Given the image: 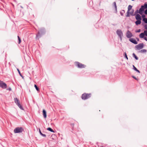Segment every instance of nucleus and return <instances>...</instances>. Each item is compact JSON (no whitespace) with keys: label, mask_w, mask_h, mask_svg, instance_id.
<instances>
[{"label":"nucleus","mask_w":147,"mask_h":147,"mask_svg":"<svg viewBox=\"0 0 147 147\" xmlns=\"http://www.w3.org/2000/svg\"><path fill=\"white\" fill-rule=\"evenodd\" d=\"M45 30L44 28H42L38 32V33L36 35V39H39L41 36L44 34Z\"/></svg>","instance_id":"nucleus-1"},{"label":"nucleus","mask_w":147,"mask_h":147,"mask_svg":"<svg viewBox=\"0 0 147 147\" xmlns=\"http://www.w3.org/2000/svg\"><path fill=\"white\" fill-rule=\"evenodd\" d=\"M91 96V94H86L85 93L82 94L81 98L82 99L85 100L89 98Z\"/></svg>","instance_id":"nucleus-2"},{"label":"nucleus","mask_w":147,"mask_h":147,"mask_svg":"<svg viewBox=\"0 0 147 147\" xmlns=\"http://www.w3.org/2000/svg\"><path fill=\"white\" fill-rule=\"evenodd\" d=\"M116 33L119 37L121 41H122L123 34L122 32L120 30H117L116 31Z\"/></svg>","instance_id":"nucleus-3"},{"label":"nucleus","mask_w":147,"mask_h":147,"mask_svg":"<svg viewBox=\"0 0 147 147\" xmlns=\"http://www.w3.org/2000/svg\"><path fill=\"white\" fill-rule=\"evenodd\" d=\"M23 129L21 127H18L15 128L14 130V132L15 133H20L22 132Z\"/></svg>","instance_id":"nucleus-4"},{"label":"nucleus","mask_w":147,"mask_h":147,"mask_svg":"<svg viewBox=\"0 0 147 147\" xmlns=\"http://www.w3.org/2000/svg\"><path fill=\"white\" fill-rule=\"evenodd\" d=\"M144 45L143 43H141L136 45L135 46V48L136 50H139L143 48Z\"/></svg>","instance_id":"nucleus-5"},{"label":"nucleus","mask_w":147,"mask_h":147,"mask_svg":"<svg viewBox=\"0 0 147 147\" xmlns=\"http://www.w3.org/2000/svg\"><path fill=\"white\" fill-rule=\"evenodd\" d=\"M75 63L76 66L79 68H84L86 66L85 65L83 64L78 62H76Z\"/></svg>","instance_id":"nucleus-6"},{"label":"nucleus","mask_w":147,"mask_h":147,"mask_svg":"<svg viewBox=\"0 0 147 147\" xmlns=\"http://www.w3.org/2000/svg\"><path fill=\"white\" fill-rule=\"evenodd\" d=\"M0 87L3 89H5L7 87V85L6 83L0 80Z\"/></svg>","instance_id":"nucleus-7"},{"label":"nucleus","mask_w":147,"mask_h":147,"mask_svg":"<svg viewBox=\"0 0 147 147\" xmlns=\"http://www.w3.org/2000/svg\"><path fill=\"white\" fill-rule=\"evenodd\" d=\"M126 36L127 38H130L133 36V35L130 31L128 30L126 33Z\"/></svg>","instance_id":"nucleus-8"},{"label":"nucleus","mask_w":147,"mask_h":147,"mask_svg":"<svg viewBox=\"0 0 147 147\" xmlns=\"http://www.w3.org/2000/svg\"><path fill=\"white\" fill-rule=\"evenodd\" d=\"M129 40L132 43L135 44H138V42L136 40L133 38H130L129 39Z\"/></svg>","instance_id":"nucleus-9"},{"label":"nucleus","mask_w":147,"mask_h":147,"mask_svg":"<svg viewBox=\"0 0 147 147\" xmlns=\"http://www.w3.org/2000/svg\"><path fill=\"white\" fill-rule=\"evenodd\" d=\"M14 101L16 104L17 105L20 103L19 100L17 98H14Z\"/></svg>","instance_id":"nucleus-10"},{"label":"nucleus","mask_w":147,"mask_h":147,"mask_svg":"<svg viewBox=\"0 0 147 147\" xmlns=\"http://www.w3.org/2000/svg\"><path fill=\"white\" fill-rule=\"evenodd\" d=\"M136 18L137 20H141L142 18L141 16L139 14H137L136 16Z\"/></svg>","instance_id":"nucleus-11"},{"label":"nucleus","mask_w":147,"mask_h":147,"mask_svg":"<svg viewBox=\"0 0 147 147\" xmlns=\"http://www.w3.org/2000/svg\"><path fill=\"white\" fill-rule=\"evenodd\" d=\"M144 10V9H143V8H142L141 7L139 9V13L140 14L142 15V14Z\"/></svg>","instance_id":"nucleus-12"},{"label":"nucleus","mask_w":147,"mask_h":147,"mask_svg":"<svg viewBox=\"0 0 147 147\" xmlns=\"http://www.w3.org/2000/svg\"><path fill=\"white\" fill-rule=\"evenodd\" d=\"M42 113L44 117L45 118H46L47 117V113L46 111L44 109H43Z\"/></svg>","instance_id":"nucleus-13"},{"label":"nucleus","mask_w":147,"mask_h":147,"mask_svg":"<svg viewBox=\"0 0 147 147\" xmlns=\"http://www.w3.org/2000/svg\"><path fill=\"white\" fill-rule=\"evenodd\" d=\"M142 8H143L144 9L147 8V4L146 3H145L144 5H142L141 7Z\"/></svg>","instance_id":"nucleus-14"},{"label":"nucleus","mask_w":147,"mask_h":147,"mask_svg":"<svg viewBox=\"0 0 147 147\" xmlns=\"http://www.w3.org/2000/svg\"><path fill=\"white\" fill-rule=\"evenodd\" d=\"M141 20H137L135 22V23L136 25L140 24L141 23Z\"/></svg>","instance_id":"nucleus-15"},{"label":"nucleus","mask_w":147,"mask_h":147,"mask_svg":"<svg viewBox=\"0 0 147 147\" xmlns=\"http://www.w3.org/2000/svg\"><path fill=\"white\" fill-rule=\"evenodd\" d=\"M132 7V6L129 5L128 6V10L127 11V13H129V11L131 9Z\"/></svg>","instance_id":"nucleus-16"},{"label":"nucleus","mask_w":147,"mask_h":147,"mask_svg":"<svg viewBox=\"0 0 147 147\" xmlns=\"http://www.w3.org/2000/svg\"><path fill=\"white\" fill-rule=\"evenodd\" d=\"M144 33H142L140 34L139 37L140 38H144Z\"/></svg>","instance_id":"nucleus-17"},{"label":"nucleus","mask_w":147,"mask_h":147,"mask_svg":"<svg viewBox=\"0 0 147 147\" xmlns=\"http://www.w3.org/2000/svg\"><path fill=\"white\" fill-rule=\"evenodd\" d=\"M113 5H114V6L115 7V11H116V12H117V5H116V2H114L113 3Z\"/></svg>","instance_id":"nucleus-18"},{"label":"nucleus","mask_w":147,"mask_h":147,"mask_svg":"<svg viewBox=\"0 0 147 147\" xmlns=\"http://www.w3.org/2000/svg\"><path fill=\"white\" fill-rule=\"evenodd\" d=\"M133 69L136 71L137 72L140 73V71L138 70L135 67L134 65H133Z\"/></svg>","instance_id":"nucleus-19"},{"label":"nucleus","mask_w":147,"mask_h":147,"mask_svg":"<svg viewBox=\"0 0 147 147\" xmlns=\"http://www.w3.org/2000/svg\"><path fill=\"white\" fill-rule=\"evenodd\" d=\"M147 52V50L146 49H143L142 50H141L140 51V52L141 53H146Z\"/></svg>","instance_id":"nucleus-20"},{"label":"nucleus","mask_w":147,"mask_h":147,"mask_svg":"<svg viewBox=\"0 0 147 147\" xmlns=\"http://www.w3.org/2000/svg\"><path fill=\"white\" fill-rule=\"evenodd\" d=\"M133 57L136 59V60H138V57L136 56V55L134 53H133L132 54Z\"/></svg>","instance_id":"nucleus-21"},{"label":"nucleus","mask_w":147,"mask_h":147,"mask_svg":"<svg viewBox=\"0 0 147 147\" xmlns=\"http://www.w3.org/2000/svg\"><path fill=\"white\" fill-rule=\"evenodd\" d=\"M47 129V130H48L49 131H51V132H53V133H54L55 132L54 131V130L52 129H51V128L50 127H49Z\"/></svg>","instance_id":"nucleus-22"},{"label":"nucleus","mask_w":147,"mask_h":147,"mask_svg":"<svg viewBox=\"0 0 147 147\" xmlns=\"http://www.w3.org/2000/svg\"><path fill=\"white\" fill-rule=\"evenodd\" d=\"M39 133L43 137H46V135L45 134H43L42 133L40 129H39Z\"/></svg>","instance_id":"nucleus-23"},{"label":"nucleus","mask_w":147,"mask_h":147,"mask_svg":"<svg viewBox=\"0 0 147 147\" xmlns=\"http://www.w3.org/2000/svg\"><path fill=\"white\" fill-rule=\"evenodd\" d=\"M125 12V11L123 10H122L120 12V14L121 16H123V13Z\"/></svg>","instance_id":"nucleus-24"},{"label":"nucleus","mask_w":147,"mask_h":147,"mask_svg":"<svg viewBox=\"0 0 147 147\" xmlns=\"http://www.w3.org/2000/svg\"><path fill=\"white\" fill-rule=\"evenodd\" d=\"M17 70L18 72V73L19 74H20V76H21L22 78H23V76H22V74H21L19 70V69H17Z\"/></svg>","instance_id":"nucleus-25"},{"label":"nucleus","mask_w":147,"mask_h":147,"mask_svg":"<svg viewBox=\"0 0 147 147\" xmlns=\"http://www.w3.org/2000/svg\"><path fill=\"white\" fill-rule=\"evenodd\" d=\"M17 105H18V106L21 109H22V110H23V107H22V106L20 105V103L19 104H18Z\"/></svg>","instance_id":"nucleus-26"},{"label":"nucleus","mask_w":147,"mask_h":147,"mask_svg":"<svg viewBox=\"0 0 147 147\" xmlns=\"http://www.w3.org/2000/svg\"><path fill=\"white\" fill-rule=\"evenodd\" d=\"M143 21L146 24H147V18H143Z\"/></svg>","instance_id":"nucleus-27"},{"label":"nucleus","mask_w":147,"mask_h":147,"mask_svg":"<svg viewBox=\"0 0 147 147\" xmlns=\"http://www.w3.org/2000/svg\"><path fill=\"white\" fill-rule=\"evenodd\" d=\"M18 43L19 44L21 43V40L20 37L19 36H18Z\"/></svg>","instance_id":"nucleus-28"},{"label":"nucleus","mask_w":147,"mask_h":147,"mask_svg":"<svg viewBox=\"0 0 147 147\" xmlns=\"http://www.w3.org/2000/svg\"><path fill=\"white\" fill-rule=\"evenodd\" d=\"M124 56L125 58H126L127 59H128V57L125 52L124 53Z\"/></svg>","instance_id":"nucleus-29"},{"label":"nucleus","mask_w":147,"mask_h":147,"mask_svg":"<svg viewBox=\"0 0 147 147\" xmlns=\"http://www.w3.org/2000/svg\"><path fill=\"white\" fill-rule=\"evenodd\" d=\"M34 86L36 90L37 91H38L39 90V88L37 86V85H36L35 84Z\"/></svg>","instance_id":"nucleus-30"},{"label":"nucleus","mask_w":147,"mask_h":147,"mask_svg":"<svg viewBox=\"0 0 147 147\" xmlns=\"http://www.w3.org/2000/svg\"><path fill=\"white\" fill-rule=\"evenodd\" d=\"M144 33L145 35L147 36V30H145L144 31Z\"/></svg>","instance_id":"nucleus-31"},{"label":"nucleus","mask_w":147,"mask_h":147,"mask_svg":"<svg viewBox=\"0 0 147 147\" xmlns=\"http://www.w3.org/2000/svg\"><path fill=\"white\" fill-rule=\"evenodd\" d=\"M7 90H9V91H11V88L10 87H9V88H7Z\"/></svg>","instance_id":"nucleus-32"},{"label":"nucleus","mask_w":147,"mask_h":147,"mask_svg":"<svg viewBox=\"0 0 147 147\" xmlns=\"http://www.w3.org/2000/svg\"><path fill=\"white\" fill-rule=\"evenodd\" d=\"M141 30L140 29H138V30L136 31V32H140Z\"/></svg>","instance_id":"nucleus-33"},{"label":"nucleus","mask_w":147,"mask_h":147,"mask_svg":"<svg viewBox=\"0 0 147 147\" xmlns=\"http://www.w3.org/2000/svg\"><path fill=\"white\" fill-rule=\"evenodd\" d=\"M142 17L143 18H143H145V16L144 14H143L142 15Z\"/></svg>","instance_id":"nucleus-34"},{"label":"nucleus","mask_w":147,"mask_h":147,"mask_svg":"<svg viewBox=\"0 0 147 147\" xmlns=\"http://www.w3.org/2000/svg\"><path fill=\"white\" fill-rule=\"evenodd\" d=\"M144 27L145 29L147 30V24H145Z\"/></svg>","instance_id":"nucleus-35"},{"label":"nucleus","mask_w":147,"mask_h":147,"mask_svg":"<svg viewBox=\"0 0 147 147\" xmlns=\"http://www.w3.org/2000/svg\"><path fill=\"white\" fill-rule=\"evenodd\" d=\"M144 13L146 14H147V9H146Z\"/></svg>","instance_id":"nucleus-36"},{"label":"nucleus","mask_w":147,"mask_h":147,"mask_svg":"<svg viewBox=\"0 0 147 147\" xmlns=\"http://www.w3.org/2000/svg\"><path fill=\"white\" fill-rule=\"evenodd\" d=\"M144 39L146 40V41H147V38L146 37H144V38H143Z\"/></svg>","instance_id":"nucleus-37"},{"label":"nucleus","mask_w":147,"mask_h":147,"mask_svg":"<svg viewBox=\"0 0 147 147\" xmlns=\"http://www.w3.org/2000/svg\"><path fill=\"white\" fill-rule=\"evenodd\" d=\"M132 77L136 80H137V79L134 76H132Z\"/></svg>","instance_id":"nucleus-38"},{"label":"nucleus","mask_w":147,"mask_h":147,"mask_svg":"<svg viewBox=\"0 0 147 147\" xmlns=\"http://www.w3.org/2000/svg\"><path fill=\"white\" fill-rule=\"evenodd\" d=\"M134 11V10H133L132 11H131V12H130V14H131V15H132V14H133V13Z\"/></svg>","instance_id":"nucleus-39"},{"label":"nucleus","mask_w":147,"mask_h":147,"mask_svg":"<svg viewBox=\"0 0 147 147\" xmlns=\"http://www.w3.org/2000/svg\"><path fill=\"white\" fill-rule=\"evenodd\" d=\"M135 13H139V11H138V10H137L135 12Z\"/></svg>","instance_id":"nucleus-40"},{"label":"nucleus","mask_w":147,"mask_h":147,"mask_svg":"<svg viewBox=\"0 0 147 147\" xmlns=\"http://www.w3.org/2000/svg\"><path fill=\"white\" fill-rule=\"evenodd\" d=\"M127 15L126 16L127 17H129V13H127Z\"/></svg>","instance_id":"nucleus-41"}]
</instances>
